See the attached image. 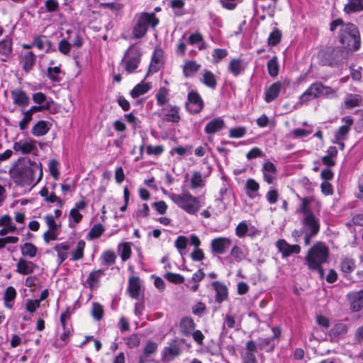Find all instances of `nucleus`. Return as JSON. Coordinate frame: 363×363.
Listing matches in <instances>:
<instances>
[{
  "mask_svg": "<svg viewBox=\"0 0 363 363\" xmlns=\"http://www.w3.org/2000/svg\"><path fill=\"white\" fill-rule=\"evenodd\" d=\"M313 133V128L308 126L307 128H297L294 129L290 134L294 138H306Z\"/></svg>",
  "mask_w": 363,
  "mask_h": 363,
  "instance_id": "obj_45",
  "label": "nucleus"
},
{
  "mask_svg": "<svg viewBox=\"0 0 363 363\" xmlns=\"http://www.w3.org/2000/svg\"><path fill=\"white\" fill-rule=\"evenodd\" d=\"M228 69L230 73L235 77L238 76L244 71L242 62L238 59L232 60L229 63Z\"/></svg>",
  "mask_w": 363,
  "mask_h": 363,
  "instance_id": "obj_36",
  "label": "nucleus"
},
{
  "mask_svg": "<svg viewBox=\"0 0 363 363\" xmlns=\"http://www.w3.org/2000/svg\"><path fill=\"white\" fill-rule=\"evenodd\" d=\"M146 152L149 155L158 156L164 152V146L162 145L156 146L147 145L146 147Z\"/></svg>",
  "mask_w": 363,
  "mask_h": 363,
  "instance_id": "obj_59",
  "label": "nucleus"
},
{
  "mask_svg": "<svg viewBox=\"0 0 363 363\" xmlns=\"http://www.w3.org/2000/svg\"><path fill=\"white\" fill-rule=\"evenodd\" d=\"M352 311H359L363 308V290L352 291L347 294Z\"/></svg>",
  "mask_w": 363,
  "mask_h": 363,
  "instance_id": "obj_15",
  "label": "nucleus"
},
{
  "mask_svg": "<svg viewBox=\"0 0 363 363\" xmlns=\"http://www.w3.org/2000/svg\"><path fill=\"white\" fill-rule=\"evenodd\" d=\"M213 286L216 291V300L218 302H222L227 298L228 296V289L226 286L218 282L215 281L213 283Z\"/></svg>",
  "mask_w": 363,
  "mask_h": 363,
  "instance_id": "obj_30",
  "label": "nucleus"
},
{
  "mask_svg": "<svg viewBox=\"0 0 363 363\" xmlns=\"http://www.w3.org/2000/svg\"><path fill=\"white\" fill-rule=\"evenodd\" d=\"M161 65V55L160 52H155L150 65L149 72H156L159 70Z\"/></svg>",
  "mask_w": 363,
  "mask_h": 363,
  "instance_id": "obj_44",
  "label": "nucleus"
},
{
  "mask_svg": "<svg viewBox=\"0 0 363 363\" xmlns=\"http://www.w3.org/2000/svg\"><path fill=\"white\" fill-rule=\"evenodd\" d=\"M45 37L38 35L33 38L31 45L36 47L39 50H48L50 46L49 41L45 40Z\"/></svg>",
  "mask_w": 363,
  "mask_h": 363,
  "instance_id": "obj_37",
  "label": "nucleus"
},
{
  "mask_svg": "<svg viewBox=\"0 0 363 363\" xmlns=\"http://www.w3.org/2000/svg\"><path fill=\"white\" fill-rule=\"evenodd\" d=\"M102 274V271L101 270H97V271H94V272H91L88 278H87V283L88 284L91 286V287H93L96 283L97 281H99V279L101 276V274Z\"/></svg>",
  "mask_w": 363,
  "mask_h": 363,
  "instance_id": "obj_60",
  "label": "nucleus"
},
{
  "mask_svg": "<svg viewBox=\"0 0 363 363\" xmlns=\"http://www.w3.org/2000/svg\"><path fill=\"white\" fill-rule=\"evenodd\" d=\"M22 255L33 258L37 255L38 247L31 242H26L20 247Z\"/></svg>",
  "mask_w": 363,
  "mask_h": 363,
  "instance_id": "obj_32",
  "label": "nucleus"
},
{
  "mask_svg": "<svg viewBox=\"0 0 363 363\" xmlns=\"http://www.w3.org/2000/svg\"><path fill=\"white\" fill-rule=\"evenodd\" d=\"M151 89L150 83L141 82L137 84L130 91V95L133 98L135 99L141 95L145 94Z\"/></svg>",
  "mask_w": 363,
  "mask_h": 363,
  "instance_id": "obj_34",
  "label": "nucleus"
},
{
  "mask_svg": "<svg viewBox=\"0 0 363 363\" xmlns=\"http://www.w3.org/2000/svg\"><path fill=\"white\" fill-rule=\"evenodd\" d=\"M83 218L82 213H79V211H77L74 208H72L69 213V218L70 222H73L74 225L79 223Z\"/></svg>",
  "mask_w": 363,
  "mask_h": 363,
  "instance_id": "obj_62",
  "label": "nucleus"
},
{
  "mask_svg": "<svg viewBox=\"0 0 363 363\" xmlns=\"http://www.w3.org/2000/svg\"><path fill=\"white\" fill-rule=\"evenodd\" d=\"M187 109L193 113H199L203 107V101L198 93L191 91L188 94Z\"/></svg>",
  "mask_w": 363,
  "mask_h": 363,
  "instance_id": "obj_12",
  "label": "nucleus"
},
{
  "mask_svg": "<svg viewBox=\"0 0 363 363\" xmlns=\"http://www.w3.org/2000/svg\"><path fill=\"white\" fill-rule=\"evenodd\" d=\"M91 315L96 320H101L104 315L103 307L99 303H94L92 304Z\"/></svg>",
  "mask_w": 363,
  "mask_h": 363,
  "instance_id": "obj_52",
  "label": "nucleus"
},
{
  "mask_svg": "<svg viewBox=\"0 0 363 363\" xmlns=\"http://www.w3.org/2000/svg\"><path fill=\"white\" fill-rule=\"evenodd\" d=\"M50 130L49 123L45 121H39L34 125L31 133L33 135L39 137L45 135Z\"/></svg>",
  "mask_w": 363,
  "mask_h": 363,
  "instance_id": "obj_26",
  "label": "nucleus"
},
{
  "mask_svg": "<svg viewBox=\"0 0 363 363\" xmlns=\"http://www.w3.org/2000/svg\"><path fill=\"white\" fill-rule=\"evenodd\" d=\"M344 9L348 13L362 11L363 0H350Z\"/></svg>",
  "mask_w": 363,
  "mask_h": 363,
  "instance_id": "obj_35",
  "label": "nucleus"
},
{
  "mask_svg": "<svg viewBox=\"0 0 363 363\" xmlns=\"http://www.w3.org/2000/svg\"><path fill=\"white\" fill-rule=\"evenodd\" d=\"M38 267L31 261L20 258L16 264V272L22 275H28L34 272Z\"/></svg>",
  "mask_w": 363,
  "mask_h": 363,
  "instance_id": "obj_16",
  "label": "nucleus"
},
{
  "mask_svg": "<svg viewBox=\"0 0 363 363\" xmlns=\"http://www.w3.org/2000/svg\"><path fill=\"white\" fill-rule=\"evenodd\" d=\"M49 171L52 177L57 180L59 178L60 172L58 169V162L55 160H52L50 161L49 164Z\"/></svg>",
  "mask_w": 363,
  "mask_h": 363,
  "instance_id": "obj_58",
  "label": "nucleus"
},
{
  "mask_svg": "<svg viewBox=\"0 0 363 363\" xmlns=\"http://www.w3.org/2000/svg\"><path fill=\"white\" fill-rule=\"evenodd\" d=\"M355 268L354 262L351 259H344L340 264V269L341 271L345 274H350Z\"/></svg>",
  "mask_w": 363,
  "mask_h": 363,
  "instance_id": "obj_43",
  "label": "nucleus"
},
{
  "mask_svg": "<svg viewBox=\"0 0 363 363\" xmlns=\"http://www.w3.org/2000/svg\"><path fill=\"white\" fill-rule=\"evenodd\" d=\"M195 323L194 320L189 317L183 318L179 323L180 332L184 335H191L195 329Z\"/></svg>",
  "mask_w": 363,
  "mask_h": 363,
  "instance_id": "obj_20",
  "label": "nucleus"
},
{
  "mask_svg": "<svg viewBox=\"0 0 363 363\" xmlns=\"http://www.w3.org/2000/svg\"><path fill=\"white\" fill-rule=\"evenodd\" d=\"M276 173V167L273 163L267 162L263 166V174L264 180L271 184L275 179L274 174Z\"/></svg>",
  "mask_w": 363,
  "mask_h": 363,
  "instance_id": "obj_28",
  "label": "nucleus"
},
{
  "mask_svg": "<svg viewBox=\"0 0 363 363\" xmlns=\"http://www.w3.org/2000/svg\"><path fill=\"white\" fill-rule=\"evenodd\" d=\"M12 52V40L9 38H6L0 41V55L8 57Z\"/></svg>",
  "mask_w": 363,
  "mask_h": 363,
  "instance_id": "obj_41",
  "label": "nucleus"
},
{
  "mask_svg": "<svg viewBox=\"0 0 363 363\" xmlns=\"http://www.w3.org/2000/svg\"><path fill=\"white\" fill-rule=\"evenodd\" d=\"M276 247L279 252L281 253L283 258H286L293 254H298L301 252V247L299 245H290L283 239H280L277 241Z\"/></svg>",
  "mask_w": 363,
  "mask_h": 363,
  "instance_id": "obj_10",
  "label": "nucleus"
},
{
  "mask_svg": "<svg viewBox=\"0 0 363 363\" xmlns=\"http://www.w3.org/2000/svg\"><path fill=\"white\" fill-rule=\"evenodd\" d=\"M124 117L126 121L132 126L133 129L135 130L140 126V121L132 113L125 114Z\"/></svg>",
  "mask_w": 363,
  "mask_h": 363,
  "instance_id": "obj_56",
  "label": "nucleus"
},
{
  "mask_svg": "<svg viewBox=\"0 0 363 363\" xmlns=\"http://www.w3.org/2000/svg\"><path fill=\"white\" fill-rule=\"evenodd\" d=\"M249 230V224L247 221L244 220L240 222L235 228V235L242 238L247 235Z\"/></svg>",
  "mask_w": 363,
  "mask_h": 363,
  "instance_id": "obj_46",
  "label": "nucleus"
},
{
  "mask_svg": "<svg viewBox=\"0 0 363 363\" xmlns=\"http://www.w3.org/2000/svg\"><path fill=\"white\" fill-rule=\"evenodd\" d=\"M169 89L166 87H160L156 94V100L159 106H163L169 101Z\"/></svg>",
  "mask_w": 363,
  "mask_h": 363,
  "instance_id": "obj_39",
  "label": "nucleus"
},
{
  "mask_svg": "<svg viewBox=\"0 0 363 363\" xmlns=\"http://www.w3.org/2000/svg\"><path fill=\"white\" fill-rule=\"evenodd\" d=\"M13 182L19 186H34L43 177L41 163H31L23 159L15 162L9 171Z\"/></svg>",
  "mask_w": 363,
  "mask_h": 363,
  "instance_id": "obj_1",
  "label": "nucleus"
},
{
  "mask_svg": "<svg viewBox=\"0 0 363 363\" xmlns=\"http://www.w3.org/2000/svg\"><path fill=\"white\" fill-rule=\"evenodd\" d=\"M140 341V340L138 335L136 334H133L126 339L125 343L128 347L134 348L139 345Z\"/></svg>",
  "mask_w": 363,
  "mask_h": 363,
  "instance_id": "obj_64",
  "label": "nucleus"
},
{
  "mask_svg": "<svg viewBox=\"0 0 363 363\" xmlns=\"http://www.w3.org/2000/svg\"><path fill=\"white\" fill-rule=\"evenodd\" d=\"M58 236L57 229H48L43 234V240L46 243H49L50 241L56 240Z\"/></svg>",
  "mask_w": 363,
  "mask_h": 363,
  "instance_id": "obj_55",
  "label": "nucleus"
},
{
  "mask_svg": "<svg viewBox=\"0 0 363 363\" xmlns=\"http://www.w3.org/2000/svg\"><path fill=\"white\" fill-rule=\"evenodd\" d=\"M201 82L206 86L215 89L217 86V79L213 72L208 70H204L201 79Z\"/></svg>",
  "mask_w": 363,
  "mask_h": 363,
  "instance_id": "obj_29",
  "label": "nucleus"
},
{
  "mask_svg": "<svg viewBox=\"0 0 363 363\" xmlns=\"http://www.w3.org/2000/svg\"><path fill=\"white\" fill-rule=\"evenodd\" d=\"M206 185L205 177H203L201 173L198 171L192 172L191 177L190 179V189H197L204 187Z\"/></svg>",
  "mask_w": 363,
  "mask_h": 363,
  "instance_id": "obj_21",
  "label": "nucleus"
},
{
  "mask_svg": "<svg viewBox=\"0 0 363 363\" xmlns=\"http://www.w3.org/2000/svg\"><path fill=\"white\" fill-rule=\"evenodd\" d=\"M256 348V344L254 341L250 340L247 342L246 347L241 354L242 363H257L255 354Z\"/></svg>",
  "mask_w": 363,
  "mask_h": 363,
  "instance_id": "obj_14",
  "label": "nucleus"
},
{
  "mask_svg": "<svg viewBox=\"0 0 363 363\" xmlns=\"http://www.w3.org/2000/svg\"><path fill=\"white\" fill-rule=\"evenodd\" d=\"M85 242L80 240L77 242V245L74 251L72 254V259L74 261L79 260L83 257Z\"/></svg>",
  "mask_w": 363,
  "mask_h": 363,
  "instance_id": "obj_47",
  "label": "nucleus"
},
{
  "mask_svg": "<svg viewBox=\"0 0 363 363\" xmlns=\"http://www.w3.org/2000/svg\"><path fill=\"white\" fill-rule=\"evenodd\" d=\"M329 255L328 247L323 242H317L308 252L306 259L309 269L317 270L323 275L322 264L327 261Z\"/></svg>",
  "mask_w": 363,
  "mask_h": 363,
  "instance_id": "obj_3",
  "label": "nucleus"
},
{
  "mask_svg": "<svg viewBox=\"0 0 363 363\" xmlns=\"http://www.w3.org/2000/svg\"><path fill=\"white\" fill-rule=\"evenodd\" d=\"M281 38V32L275 29L269 35L268 38V43L269 45L274 46L280 42Z\"/></svg>",
  "mask_w": 363,
  "mask_h": 363,
  "instance_id": "obj_53",
  "label": "nucleus"
},
{
  "mask_svg": "<svg viewBox=\"0 0 363 363\" xmlns=\"http://www.w3.org/2000/svg\"><path fill=\"white\" fill-rule=\"evenodd\" d=\"M303 223L304 232H309L312 235H316L319 231L320 225L318 220L313 213L305 215Z\"/></svg>",
  "mask_w": 363,
  "mask_h": 363,
  "instance_id": "obj_13",
  "label": "nucleus"
},
{
  "mask_svg": "<svg viewBox=\"0 0 363 363\" xmlns=\"http://www.w3.org/2000/svg\"><path fill=\"white\" fill-rule=\"evenodd\" d=\"M16 296V291L15 289L12 286H9L6 288L5 294H4V302L5 306L9 308H12V304H10V302H12Z\"/></svg>",
  "mask_w": 363,
  "mask_h": 363,
  "instance_id": "obj_42",
  "label": "nucleus"
},
{
  "mask_svg": "<svg viewBox=\"0 0 363 363\" xmlns=\"http://www.w3.org/2000/svg\"><path fill=\"white\" fill-rule=\"evenodd\" d=\"M201 68V65L198 64L196 61H187L183 67V72L186 77L193 76Z\"/></svg>",
  "mask_w": 363,
  "mask_h": 363,
  "instance_id": "obj_31",
  "label": "nucleus"
},
{
  "mask_svg": "<svg viewBox=\"0 0 363 363\" xmlns=\"http://www.w3.org/2000/svg\"><path fill=\"white\" fill-rule=\"evenodd\" d=\"M60 67H48V77L50 80L52 82H58L60 81V77H59V74L60 73Z\"/></svg>",
  "mask_w": 363,
  "mask_h": 363,
  "instance_id": "obj_51",
  "label": "nucleus"
},
{
  "mask_svg": "<svg viewBox=\"0 0 363 363\" xmlns=\"http://www.w3.org/2000/svg\"><path fill=\"white\" fill-rule=\"evenodd\" d=\"M119 250L121 252V259L123 261L128 259L131 255V248L128 243H124L119 245Z\"/></svg>",
  "mask_w": 363,
  "mask_h": 363,
  "instance_id": "obj_61",
  "label": "nucleus"
},
{
  "mask_svg": "<svg viewBox=\"0 0 363 363\" xmlns=\"http://www.w3.org/2000/svg\"><path fill=\"white\" fill-rule=\"evenodd\" d=\"M246 133L245 127H236L229 130V136L232 138H240L243 137Z\"/></svg>",
  "mask_w": 363,
  "mask_h": 363,
  "instance_id": "obj_57",
  "label": "nucleus"
},
{
  "mask_svg": "<svg viewBox=\"0 0 363 363\" xmlns=\"http://www.w3.org/2000/svg\"><path fill=\"white\" fill-rule=\"evenodd\" d=\"M13 103L18 106L26 107L29 104V97L21 89H16L11 92Z\"/></svg>",
  "mask_w": 363,
  "mask_h": 363,
  "instance_id": "obj_17",
  "label": "nucleus"
},
{
  "mask_svg": "<svg viewBox=\"0 0 363 363\" xmlns=\"http://www.w3.org/2000/svg\"><path fill=\"white\" fill-rule=\"evenodd\" d=\"M230 256L233 258L235 262H240L247 256V250L245 246L235 245L230 250Z\"/></svg>",
  "mask_w": 363,
  "mask_h": 363,
  "instance_id": "obj_25",
  "label": "nucleus"
},
{
  "mask_svg": "<svg viewBox=\"0 0 363 363\" xmlns=\"http://www.w3.org/2000/svg\"><path fill=\"white\" fill-rule=\"evenodd\" d=\"M348 52L339 48H327L318 53L320 63L323 66H337L344 63L347 58Z\"/></svg>",
  "mask_w": 363,
  "mask_h": 363,
  "instance_id": "obj_5",
  "label": "nucleus"
},
{
  "mask_svg": "<svg viewBox=\"0 0 363 363\" xmlns=\"http://www.w3.org/2000/svg\"><path fill=\"white\" fill-rule=\"evenodd\" d=\"M347 331V327L345 324L343 323L336 324L331 330L332 334L335 336L345 335Z\"/></svg>",
  "mask_w": 363,
  "mask_h": 363,
  "instance_id": "obj_63",
  "label": "nucleus"
},
{
  "mask_svg": "<svg viewBox=\"0 0 363 363\" xmlns=\"http://www.w3.org/2000/svg\"><path fill=\"white\" fill-rule=\"evenodd\" d=\"M141 290V283L139 277H133L128 281V291L130 296L133 298H137Z\"/></svg>",
  "mask_w": 363,
  "mask_h": 363,
  "instance_id": "obj_23",
  "label": "nucleus"
},
{
  "mask_svg": "<svg viewBox=\"0 0 363 363\" xmlns=\"http://www.w3.org/2000/svg\"><path fill=\"white\" fill-rule=\"evenodd\" d=\"M232 245V240L228 237H218L211 241V249L213 254L223 255Z\"/></svg>",
  "mask_w": 363,
  "mask_h": 363,
  "instance_id": "obj_9",
  "label": "nucleus"
},
{
  "mask_svg": "<svg viewBox=\"0 0 363 363\" xmlns=\"http://www.w3.org/2000/svg\"><path fill=\"white\" fill-rule=\"evenodd\" d=\"M180 108L175 105H168L162 109V119L167 122L177 123L180 121Z\"/></svg>",
  "mask_w": 363,
  "mask_h": 363,
  "instance_id": "obj_11",
  "label": "nucleus"
},
{
  "mask_svg": "<svg viewBox=\"0 0 363 363\" xmlns=\"http://www.w3.org/2000/svg\"><path fill=\"white\" fill-rule=\"evenodd\" d=\"M13 149L22 155L35 154L38 151L37 142L32 139H22L13 143Z\"/></svg>",
  "mask_w": 363,
  "mask_h": 363,
  "instance_id": "obj_8",
  "label": "nucleus"
},
{
  "mask_svg": "<svg viewBox=\"0 0 363 363\" xmlns=\"http://www.w3.org/2000/svg\"><path fill=\"white\" fill-rule=\"evenodd\" d=\"M40 194L41 196L44 197L45 200L50 203H54L55 201H58L60 205H62V201L60 199H59L55 194H49V191L47 188L44 187L40 191Z\"/></svg>",
  "mask_w": 363,
  "mask_h": 363,
  "instance_id": "obj_48",
  "label": "nucleus"
},
{
  "mask_svg": "<svg viewBox=\"0 0 363 363\" xmlns=\"http://www.w3.org/2000/svg\"><path fill=\"white\" fill-rule=\"evenodd\" d=\"M104 231V228L102 224H94L89 232V237L91 239H96L99 238Z\"/></svg>",
  "mask_w": 363,
  "mask_h": 363,
  "instance_id": "obj_49",
  "label": "nucleus"
},
{
  "mask_svg": "<svg viewBox=\"0 0 363 363\" xmlns=\"http://www.w3.org/2000/svg\"><path fill=\"white\" fill-rule=\"evenodd\" d=\"M340 26V43L349 50L354 51L359 48L360 39L357 28L352 23L343 24L342 20L337 18L330 24V30L334 31Z\"/></svg>",
  "mask_w": 363,
  "mask_h": 363,
  "instance_id": "obj_2",
  "label": "nucleus"
},
{
  "mask_svg": "<svg viewBox=\"0 0 363 363\" xmlns=\"http://www.w3.org/2000/svg\"><path fill=\"white\" fill-rule=\"evenodd\" d=\"M318 89H320V95L325 96L327 97H335L336 91L333 90L330 87L323 85L321 83H318Z\"/></svg>",
  "mask_w": 363,
  "mask_h": 363,
  "instance_id": "obj_54",
  "label": "nucleus"
},
{
  "mask_svg": "<svg viewBox=\"0 0 363 363\" xmlns=\"http://www.w3.org/2000/svg\"><path fill=\"white\" fill-rule=\"evenodd\" d=\"M281 84L279 82L272 84L264 93V100L271 102L274 100L280 93Z\"/></svg>",
  "mask_w": 363,
  "mask_h": 363,
  "instance_id": "obj_24",
  "label": "nucleus"
},
{
  "mask_svg": "<svg viewBox=\"0 0 363 363\" xmlns=\"http://www.w3.org/2000/svg\"><path fill=\"white\" fill-rule=\"evenodd\" d=\"M345 124L340 126L337 132L335 134V140L337 141H341L345 140L346 135L348 133L352 125L353 124V120L350 117H345L342 118Z\"/></svg>",
  "mask_w": 363,
  "mask_h": 363,
  "instance_id": "obj_19",
  "label": "nucleus"
},
{
  "mask_svg": "<svg viewBox=\"0 0 363 363\" xmlns=\"http://www.w3.org/2000/svg\"><path fill=\"white\" fill-rule=\"evenodd\" d=\"M267 70L269 74L272 77H275L278 75L279 71V65L278 63L277 57L274 56L268 61Z\"/></svg>",
  "mask_w": 363,
  "mask_h": 363,
  "instance_id": "obj_40",
  "label": "nucleus"
},
{
  "mask_svg": "<svg viewBox=\"0 0 363 363\" xmlns=\"http://www.w3.org/2000/svg\"><path fill=\"white\" fill-rule=\"evenodd\" d=\"M169 198L181 209L190 215L196 214L202 206L199 197L193 196L189 191L181 194L171 193Z\"/></svg>",
  "mask_w": 363,
  "mask_h": 363,
  "instance_id": "obj_4",
  "label": "nucleus"
},
{
  "mask_svg": "<svg viewBox=\"0 0 363 363\" xmlns=\"http://www.w3.org/2000/svg\"><path fill=\"white\" fill-rule=\"evenodd\" d=\"M188 244V239L186 237L180 235L177 237L174 242V246L180 253V255L183 254V251L186 248Z\"/></svg>",
  "mask_w": 363,
  "mask_h": 363,
  "instance_id": "obj_50",
  "label": "nucleus"
},
{
  "mask_svg": "<svg viewBox=\"0 0 363 363\" xmlns=\"http://www.w3.org/2000/svg\"><path fill=\"white\" fill-rule=\"evenodd\" d=\"M224 125V121L221 118H214L206 125L205 132L208 134H214L222 130Z\"/></svg>",
  "mask_w": 363,
  "mask_h": 363,
  "instance_id": "obj_22",
  "label": "nucleus"
},
{
  "mask_svg": "<svg viewBox=\"0 0 363 363\" xmlns=\"http://www.w3.org/2000/svg\"><path fill=\"white\" fill-rule=\"evenodd\" d=\"M141 56L140 49L135 45L130 46L126 50L123 58V62L128 73L133 72L138 67Z\"/></svg>",
  "mask_w": 363,
  "mask_h": 363,
  "instance_id": "obj_7",
  "label": "nucleus"
},
{
  "mask_svg": "<svg viewBox=\"0 0 363 363\" xmlns=\"http://www.w3.org/2000/svg\"><path fill=\"white\" fill-rule=\"evenodd\" d=\"M361 101L362 96L358 94H347L345 99V106L348 108L359 106Z\"/></svg>",
  "mask_w": 363,
  "mask_h": 363,
  "instance_id": "obj_38",
  "label": "nucleus"
},
{
  "mask_svg": "<svg viewBox=\"0 0 363 363\" xmlns=\"http://www.w3.org/2000/svg\"><path fill=\"white\" fill-rule=\"evenodd\" d=\"M180 354V349L175 344L170 345L163 350L164 358L167 360H172Z\"/></svg>",
  "mask_w": 363,
  "mask_h": 363,
  "instance_id": "obj_33",
  "label": "nucleus"
},
{
  "mask_svg": "<svg viewBox=\"0 0 363 363\" xmlns=\"http://www.w3.org/2000/svg\"><path fill=\"white\" fill-rule=\"evenodd\" d=\"M136 23L133 28V35L135 38H141L147 33L149 26L156 27L159 23L158 18L154 13H140L135 15Z\"/></svg>",
  "mask_w": 363,
  "mask_h": 363,
  "instance_id": "obj_6",
  "label": "nucleus"
},
{
  "mask_svg": "<svg viewBox=\"0 0 363 363\" xmlns=\"http://www.w3.org/2000/svg\"><path fill=\"white\" fill-rule=\"evenodd\" d=\"M320 89L318 83L312 84L300 96L302 103L308 102L316 97L320 96Z\"/></svg>",
  "mask_w": 363,
  "mask_h": 363,
  "instance_id": "obj_18",
  "label": "nucleus"
},
{
  "mask_svg": "<svg viewBox=\"0 0 363 363\" xmlns=\"http://www.w3.org/2000/svg\"><path fill=\"white\" fill-rule=\"evenodd\" d=\"M35 62V55L32 51H27L23 55L21 63L23 64V67L26 72L31 70Z\"/></svg>",
  "mask_w": 363,
  "mask_h": 363,
  "instance_id": "obj_27",
  "label": "nucleus"
}]
</instances>
